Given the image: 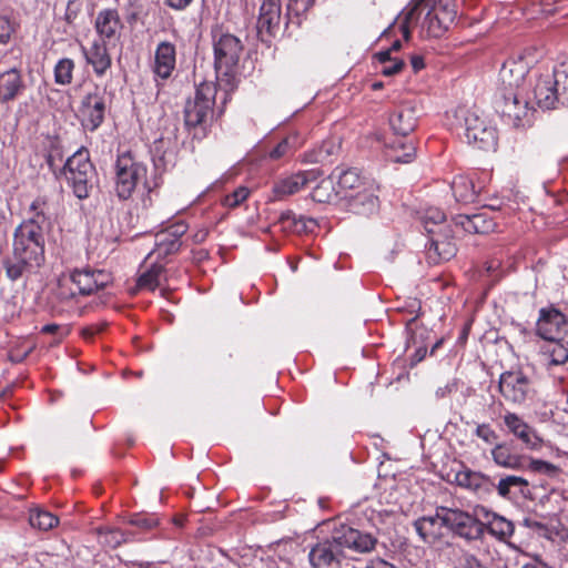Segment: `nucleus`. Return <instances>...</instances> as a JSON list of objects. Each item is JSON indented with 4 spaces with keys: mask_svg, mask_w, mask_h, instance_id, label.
<instances>
[{
    "mask_svg": "<svg viewBox=\"0 0 568 568\" xmlns=\"http://www.w3.org/2000/svg\"><path fill=\"white\" fill-rule=\"evenodd\" d=\"M405 65V62L403 59L394 58L393 62H388L384 64L381 69V73L385 77H393L397 73H399Z\"/></svg>",
    "mask_w": 568,
    "mask_h": 568,
    "instance_id": "nucleus-57",
    "label": "nucleus"
},
{
    "mask_svg": "<svg viewBox=\"0 0 568 568\" xmlns=\"http://www.w3.org/2000/svg\"><path fill=\"white\" fill-rule=\"evenodd\" d=\"M83 170H93V165L90 162L89 152L81 149L67 160L63 174L82 172Z\"/></svg>",
    "mask_w": 568,
    "mask_h": 568,
    "instance_id": "nucleus-39",
    "label": "nucleus"
},
{
    "mask_svg": "<svg viewBox=\"0 0 568 568\" xmlns=\"http://www.w3.org/2000/svg\"><path fill=\"white\" fill-rule=\"evenodd\" d=\"M455 480L458 486L467 488L478 496H486L495 488V484L489 476L471 469L458 471Z\"/></svg>",
    "mask_w": 568,
    "mask_h": 568,
    "instance_id": "nucleus-21",
    "label": "nucleus"
},
{
    "mask_svg": "<svg viewBox=\"0 0 568 568\" xmlns=\"http://www.w3.org/2000/svg\"><path fill=\"white\" fill-rule=\"evenodd\" d=\"M483 525L484 530L487 528L493 536L501 540L510 537L514 532V524L497 514H493L488 520L487 526L485 524Z\"/></svg>",
    "mask_w": 568,
    "mask_h": 568,
    "instance_id": "nucleus-37",
    "label": "nucleus"
},
{
    "mask_svg": "<svg viewBox=\"0 0 568 568\" xmlns=\"http://www.w3.org/2000/svg\"><path fill=\"white\" fill-rule=\"evenodd\" d=\"M491 458L496 465L508 469H520L524 467L523 457L514 454L510 447L505 444H496L491 449Z\"/></svg>",
    "mask_w": 568,
    "mask_h": 568,
    "instance_id": "nucleus-32",
    "label": "nucleus"
},
{
    "mask_svg": "<svg viewBox=\"0 0 568 568\" xmlns=\"http://www.w3.org/2000/svg\"><path fill=\"white\" fill-rule=\"evenodd\" d=\"M455 227H460L467 233L486 234L494 231L496 223L486 212L473 215L458 214L453 217Z\"/></svg>",
    "mask_w": 568,
    "mask_h": 568,
    "instance_id": "nucleus-22",
    "label": "nucleus"
},
{
    "mask_svg": "<svg viewBox=\"0 0 568 568\" xmlns=\"http://www.w3.org/2000/svg\"><path fill=\"white\" fill-rule=\"evenodd\" d=\"M181 247V241L172 239L170 234L163 233L162 231L155 235V250L154 253L158 257H164L166 255L178 252Z\"/></svg>",
    "mask_w": 568,
    "mask_h": 568,
    "instance_id": "nucleus-41",
    "label": "nucleus"
},
{
    "mask_svg": "<svg viewBox=\"0 0 568 568\" xmlns=\"http://www.w3.org/2000/svg\"><path fill=\"white\" fill-rule=\"evenodd\" d=\"M452 125L463 129L469 145L490 151L497 145V131L488 118L477 108L458 106L453 112Z\"/></svg>",
    "mask_w": 568,
    "mask_h": 568,
    "instance_id": "nucleus-3",
    "label": "nucleus"
},
{
    "mask_svg": "<svg viewBox=\"0 0 568 568\" xmlns=\"http://www.w3.org/2000/svg\"><path fill=\"white\" fill-rule=\"evenodd\" d=\"M94 174L93 170H83L82 172L77 173H67L64 174L67 181L73 189V192L79 199H87L89 196L90 190L92 187V179Z\"/></svg>",
    "mask_w": 568,
    "mask_h": 568,
    "instance_id": "nucleus-34",
    "label": "nucleus"
},
{
    "mask_svg": "<svg viewBox=\"0 0 568 568\" xmlns=\"http://www.w3.org/2000/svg\"><path fill=\"white\" fill-rule=\"evenodd\" d=\"M101 541L112 548H115L124 542L131 541L134 538V532L131 530H122L119 528L106 529L100 531Z\"/></svg>",
    "mask_w": 568,
    "mask_h": 568,
    "instance_id": "nucleus-42",
    "label": "nucleus"
},
{
    "mask_svg": "<svg viewBox=\"0 0 568 568\" xmlns=\"http://www.w3.org/2000/svg\"><path fill=\"white\" fill-rule=\"evenodd\" d=\"M528 63L521 58L506 60L499 70V81L503 91H517L528 73Z\"/></svg>",
    "mask_w": 568,
    "mask_h": 568,
    "instance_id": "nucleus-19",
    "label": "nucleus"
},
{
    "mask_svg": "<svg viewBox=\"0 0 568 568\" xmlns=\"http://www.w3.org/2000/svg\"><path fill=\"white\" fill-rule=\"evenodd\" d=\"M414 527L422 540L429 544L442 538L445 529L467 540L478 539L484 534V525L477 518L446 507H438L434 516L418 518Z\"/></svg>",
    "mask_w": 568,
    "mask_h": 568,
    "instance_id": "nucleus-2",
    "label": "nucleus"
},
{
    "mask_svg": "<svg viewBox=\"0 0 568 568\" xmlns=\"http://www.w3.org/2000/svg\"><path fill=\"white\" fill-rule=\"evenodd\" d=\"M9 222L6 213L0 209V250L8 241Z\"/></svg>",
    "mask_w": 568,
    "mask_h": 568,
    "instance_id": "nucleus-61",
    "label": "nucleus"
},
{
    "mask_svg": "<svg viewBox=\"0 0 568 568\" xmlns=\"http://www.w3.org/2000/svg\"><path fill=\"white\" fill-rule=\"evenodd\" d=\"M69 281V278H62L59 281V286H58V290L55 292V295L59 300L61 301H69L73 297H75L77 293L72 290H70L68 286H67V282Z\"/></svg>",
    "mask_w": 568,
    "mask_h": 568,
    "instance_id": "nucleus-59",
    "label": "nucleus"
},
{
    "mask_svg": "<svg viewBox=\"0 0 568 568\" xmlns=\"http://www.w3.org/2000/svg\"><path fill=\"white\" fill-rule=\"evenodd\" d=\"M176 63L175 45L171 42H160L154 53L153 72L156 78L166 80L171 77Z\"/></svg>",
    "mask_w": 568,
    "mask_h": 568,
    "instance_id": "nucleus-20",
    "label": "nucleus"
},
{
    "mask_svg": "<svg viewBox=\"0 0 568 568\" xmlns=\"http://www.w3.org/2000/svg\"><path fill=\"white\" fill-rule=\"evenodd\" d=\"M445 220L444 212L438 207H428L422 216L424 229L429 235L438 233Z\"/></svg>",
    "mask_w": 568,
    "mask_h": 568,
    "instance_id": "nucleus-40",
    "label": "nucleus"
},
{
    "mask_svg": "<svg viewBox=\"0 0 568 568\" xmlns=\"http://www.w3.org/2000/svg\"><path fill=\"white\" fill-rule=\"evenodd\" d=\"M216 85L213 82H202L195 90L194 98L189 99L184 106V122L189 128H196L206 122L213 113Z\"/></svg>",
    "mask_w": 568,
    "mask_h": 568,
    "instance_id": "nucleus-5",
    "label": "nucleus"
},
{
    "mask_svg": "<svg viewBox=\"0 0 568 568\" xmlns=\"http://www.w3.org/2000/svg\"><path fill=\"white\" fill-rule=\"evenodd\" d=\"M13 32L14 27L11 20L8 17L0 16V44H7Z\"/></svg>",
    "mask_w": 568,
    "mask_h": 568,
    "instance_id": "nucleus-55",
    "label": "nucleus"
},
{
    "mask_svg": "<svg viewBox=\"0 0 568 568\" xmlns=\"http://www.w3.org/2000/svg\"><path fill=\"white\" fill-rule=\"evenodd\" d=\"M23 89L22 75L17 68L0 73V103L14 100Z\"/></svg>",
    "mask_w": 568,
    "mask_h": 568,
    "instance_id": "nucleus-27",
    "label": "nucleus"
},
{
    "mask_svg": "<svg viewBox=\"0 0 568 568\" xmlns=\"http://www.w3.org/2000/svg\"><path fill=\"white\" fill-rule=\"evenodd\" d=\"M115 174L116 194L121 200H128L139 184H145L146 166L125 153L116 160Z\"/></svg>",
    "mask_w": 568,
    "mask_h": 568,
    "instance_id": "nucleus-6",
    "label": "nucleus"
},
{
    "mask_svg": "<svg viewBox=\"0 0 568 568\" xmlns=\"http://www.w3.org/2000/svg\"><path fill=\"white\" fill-rule=\"evenodd\" d=\"M419 115V109L415 101H405L400 103L389 116V124L393 131L400 136L412 133Z\"/></svg>",
    "mask_w": 568,
    "mask_h": 568,
    "instance_id": "nucleus-15",
    "label": "nucleus"
},
{
    "mask_svg": "<svg viewBox=\"0 0 568 568\" xmlns=\"http://www.w3.org/2000/svg\"><path fill=\"white\" fill-rule=\"evenodd\" d=\"M43 263L44 260L17 250H12V255L2 262L7 277L12 282L36 274Z\"/></svg>",
    "mask_w": 568,
    "mask_h": 568,
    "instance_id": "nucleus-11",
    "label": "nucleus"
},
{
    "mask_svg": "<svg viewBox=\"0 0 568 568\" xmlns=\"http://www.w3.org/2000/svg\"><path fill=\"white\" fill-rule=\"evenodd\" d=\"M566 316L555 310H541L537 322V334L545 341L561 338L566 333Z\"/></svg>",
    "mask_w": 568,
    "mask_h": 568,
    "instance_id": "nucleus-17",
    "label": "nucleus"
},
{
    "mask_svg": "<svg viewBox=\"0 0 568 568\" xmlns=\"http://www.w3.org/2000/svg\"><path fill=\"white\" fill-rule=\"evenodd\" d=\"M109 95L105 89L95 87L81 100L79 119L82 126L91 132L95 131L104 121Z\"/></svg>",
    "mask_w": 568,
    "mask_h": 568,
    "instance_id": "nucleus-7",
    "label": "nucleus"
},
{
    "mask_svg": "<svg viewBox=\"0 0 568 568\" xmlns=\"http://www.w3.org/2000/svg\"><path fill=\"white\" fill-rule=\"evenodd\" d=\"M416 155V148L412 141L396 138L386 148V158L395 163H409Z\"/></svg>",
    "mask_w": 568,
    "mask_h": 568,
    "instance_id": "nucleus-28",
    "label": "nucleus"
},
{
    "mask_svg": "<svg viewBox=\"0 0 568 568\" xmlns=\"http://www.w3.org/2000/svg\"><path fill=\"white\" fill-rule=\"evenodd\" d=\"M95 30L100 36V41H116L120 36L122 23L119 13L113 9H105L98 13L95 18Z\"/></svg>",
    "mask_w": 568,
    "mask_h": 568,
    "instance_id": "nucleus-24",
    "label": "nucleus"
},
{
    "mask_svg": "<svg viewBox=\"0 0 568 568\" xmlns=\"http://www.w3.org/2000/svg\"><path fill=\"white\" fill-rule=\"evenodd\" d=\"M452 239L453 230L450 226L439 227L438 233L430 235L427 255L433 263L448 261L455 256L457 248Z\"/></svg>",
    "mask_w": 568,
    "mask_h": 568,
    "instance_id": "nucleus-18",
    "label": "nucleus"
},
{
    "mask_svg": "<svg viewBox=\"0 0 568 568\" xmlns=\"http://www.w3.org/2000/svg\"><path fill=\"white\" fill-rule=\"evenodd\" d=\"M74 62L71 59L63 58L54 67V81L60 85H68L72 82Z\"/></svg>",
    "mask_w": 568,
    "mask_h": 568,
    "instance_id": "nucleus-44",
    "label": "nucleus"
},
{
    "mask_svg": "<svg viewBox=\"0 0 568 568\" xmlns=\"http://www.w3.org/2000/svg\"><path fill=\"white\" fill-rule=\"evenodd\" d=\"M426 10L427 12L420 21L422 33H425L427 37L438 38L444 34L447 29L439 22V19L434 12L428 9Z\"/></svg>",
    "mask_w": 568,
    "mask_h": 568,
    "instance_id": "nucleus-43",
    "label": "nucleus"
},
{
    "mask_svg": "<svg viewBox=\"0 0 568 568\" xmlns=\"http://www.w3.org/2000/svg\"><path fill=\"white\" fill-rule=\"evenodd\" d=\"M29 523L33 528L45 531L55 527L59 518L45 509L34 508L30 510Z\"/></svg>",
    "mask_w": 568,
    "mask_h": 568,
    "instance_id": "nucleus-38",
    "label": "nucleus"
},
{
    "mask_svg": "<svg viewBox=\"0 0 568 568\" xmlns=\"http://www.w3.org/2000/svg\"><path fill=\"white\" fill-rule=\"evenodd\" d=\"M348 209L355 214L369 215L374 213L378 206V197L366 186L345 195Z\"/></svg>",
    "mask_w": 568,
    "mask_h": 568,
    "instance_id": "nucleus-26",
    "label": "nucleus"
},
{
    "mask_svg": "<svg viewBox=\"0 0 568 568\" xmlns=\"http://www.w3.org/2000/svg\"><path fill=\"white\" fill-rule=\"evenodd\" d=\"M192 1L193 0H163L165 6L176 11L186 9Z\"/></svg>",
    "mask_w": 568,
    "mask_h": 568,
    "instance_id": "nucleus-63",
    "label": "nucleus"
},
{
    "mask_svg": "<svg viewBox=\"0 0 568 568\" xmlns=\"http://www.w3.org/2000/svg\"><path fill=\"white\" fill-rule=\"evenodd\" d=\"M552 81H556V88L561 97L567 94L565 98L568 100V62H562L558 67H556L551 72Z\"/></svg>",
    "mask_w": 568,
    "mask_h": 568,
    "instance_id": "nucleus-48",
    "label": "nucleus"
},
{
    "mask_svg": "<svg viewBox=\"0 0 568 568\" xmlns=\"http://www.w3.org/2000/svg\"><path fill=\"white\" fill-rule=\"evenodd\" d=\"M529 468L536 473L552 475L558 471V467L551 463L540 460V459H531L529 463Z\"/></svg>",
    "mask_w": 568,
    "mask_h": 568,
    "instance_id": "nucleus-56",
    "label": "nucleus"
},
{
    "mask_svg": "<svg viewBox=\"0 0 568 568\" xmlns=\"http://www.w3.org/2000/svg\"><path fill=\"white\" fill-rule=\"evenodd\" d=\"M414 2H420L419 14L428 9L437 16L439 22L448 30L449 26L456 18V11L454 4L450 1H440L438 3H430L429 0H413Z\"/></svg>",
    "mask_w": 568,
    "mask_h": 568,
    "instance_id": "nucleus-33",
    "label": "nucleus"
},
{
    "mask_svg": "<svg viewBox=\"0 0 568 568\" xmlns=\"http://www.w3.org/2000/svg\"><path fill=\"white\" fill-rule=\"evenodd\" d=\"M452 191L457 202L467 204L477 199V191L473 180L467 176H456L452 182Z\"/></svg>",
    "mask_w": 568,
    "mask_h": 568,
    "instance_id": "nucleus-35",
    "label": "nucleus"
},
{
    "mask_svg": "<svg viewBox=\"0 0 568 568\" xmlns=\"http://www.w3.org/2000/svg\"><path fill=\"white\" fill-rule=\"evenodd\" d=\"M496 109L514 128H524L529 123L528 103L520 101L517 91H503L501 98L496 100Z\"/></svg>",
    "mask_w": 568,
    "mask_h": 568,
    "instance_id": "nucleus-10",
    "label": "nucleus"
},
{
    "mask_svg": "<svg viewBox=\"0 0 568 568\" xmlns=\"http://www.w3.org/2000/svg\"><path fill=\"white\" fill-rule=\"evenodd\" d=\"M457 568H481L479 560L471 554L463 552L456 564Z\"/></svg>",
    "mask_w": 568,
    "mask_h": 568,
    "instance_id": "nucleus-58",
    "label": "nucleus"
},
{
    "mask_svg": "<svg viewBox=\"0 0 568 568\" xmlns=\"http://www.w3.org/2000/svg\"><path fill=\"white\" fill-rule=\"evenodd\" d=\"M151 152L155 166L165 170L168 166L174 165L176 151L175 148L171 145L169 140L160 138L159 140L154 141Z\"/></svg>",
    "mask_w": 568,
    "mask_h": 568,
    "instance_id": "nucleus-31",
    "label": "nucleus"
},
{
    "mask_svg": "<svg viewBox=\"0 0 568 568\" xmlns=\"http://www.w3.org/2000/svg\"><path fill=\"white\" fill-rule=\"evenodd\" d=\"M69 281L74 284L80 295H91L111 282L109 273L102 270L75 268L70 273Z\"/></svg>",
    "mask_w": 568,
    "mask_h": 568,
    "instance_id": "nucleus-13",
    "label": "nucleus"
},
{
    "mask_svg": "<svg viewBox=\"0 0 568 568\" xmlns=\"http://www.w3.org/2000/svg\"><path fill=\"white\" fill-rule=\"evenodd\" d=\"M550 72L541 74L534 88V97L540 108H555L556 102L561 98V93L556 88V81H552Z\"/></svg>",
    "mask_w": 568,
    "mask_h": 568,
    "instance_id": "nucleus-23",
    "label": "nucleus"
},
{
    "mask_svg": "<svg viewBox=\"0 0 568 568\" xmlns=\"http://www.w3.org/2000/svg\"><path fill=\"white\" fill-rule=\"evenodd\" d=\"M318 170L300 171L295 174L278 179L273 187L271 201H281L303 190L308 183L318 179Z\"/></svg>",
    "mask_w": 568,
    "mask_h": 568,
    "instance_id": "nucleus-12",
    "label": "nucleus"
},
{
    "mask_svg": "<svg viewBox=\"0 0 568 568\" xmlns=\"http://www.w3.org/2000/svg\"><path fill=\"white\" fill-rule=\"evenodd\" d=\"M314 0H288L287 1V13L301 16L305 13L312 6Z\"/></svg>",
    "mask_w": 568,
    "mask_h": 568,
    "instance_id": "nucleus-54",
    "label": "nucleus"
},
{
    "mask_svg": "<svg viewBox=\"0 0 568 568\" xmlns=\"http://www.w3.org/2000/svg\"><path fill=\"white\" fill-rule=\"evenodd\" d=\"M187 225L183 222H176L169 226L168 229L163 230V233L170 234L172 239L180 241V239L186 233Z\"/></svg>",
    "mask_w": 568,
    "mask_h": 568,
    "instance_id": "nucleus-60",
    "label": "nucleus"
},
{
    "mask_svg": "<svg viewBox=\"0 0 568 568\" xmlns=\"http://www.w3.org/2000/svg\"><path fill=\"white\" fill-rule=\"evenodd\" d=\"M243 50L240 39L230 33H222L214 40V58L217 72L231 75Z\"/></svg>",
    "mask_w": 568,
    "mask_h": 568,
    "instance_id": "nucleus-8",
    "label": "nucleus"
},
{
    "mask_svg": "<svg viewBox=\"0 0 568 568\" xmlns=\"http://www.w3.org/2000/svg\"><path fill=\"white\" fill-rule=\"evenodd\" d=\"M105 323L102 324H94L88 327H84L81 332L82 336L84 338H92L95 334L102 332L105 327Z\"/></svg>",
    "mask_w": 568,
    "mask_h": 568,
    "instance_id": "nucleus-62",
    "label": "nucleus"
},
{
    "mask_svg": "<svg viewBox=\"0 0 568 568\" xmlns=\"http://www.w3.org/2000/svg\"><path fill=\"white\" fill-rule=\"evenodd\" d=\"M82 50L87 62L92 65L94 73L98 77H103L112 63L106 43L95 40L89 49L82 48Z\"/></svg>",
    "mask_w": 568,
    "mask_h": 568,
    "instance_id": "nucleus-25",
    "label": "nucleus"
},
{
    "mask_svg": "<svg viewBox=\"0 0 568 568\" xmlns=\"http://www.w3.org/2000/svg\"><path fill=\"white\" fill-rule=\"evenodd\" d=\"M376 542L377 539L372 534L341 525L333 530L331 539L311 549L308 559L313 568H336L341 558L369 552Z\"/></svg>",
    "mask_w": 568,
    "mask_h": 568,
    "instance_id": "nucleus-1",
    "label": "nucleus"
},
{
    "mask_svg": "<svg viewBox=\"0 0 568 568\" xmlns=\"http://www.w3.org/2000/svg\"><path fill=\"white\" fill-rule=\"evenodd\" d=\"M475 435L487 444H495L498 439L497 433L489 424H479L475 429Z\"/></svg>",
    "mask_w": 568,
    "mask_h": 568,
    "instance_id": "nucleus-53",
    "label": "nucleus"
},
{
    "mask_svg": "<svg viewBox=\"0 0 568 568\" xmlns=\"http://www.w3.org/2000/svg\"><path fill=\"white\" fill-rule=\"evenodd\" d=\"M333 174H335L341 197L345 199L346 194L355 193L365 186L362 178L355 169H336Z\"/></svg>",
    "mask_w": 568,
    "mask_h": 568,
    "instance_id": "nucleus-29",
    "label": "nucleus"
},
{
    "mask_svg": "<svg viewBox=\"0 0 568 568\" xmlns=\"http://www.w3.org/2000/svg\"><path fill=\"white\" fill-rule=\"evenodd\" d=\"M498 389L506 402L517 406H528L537 396L536 383L520 368L501 373Z\"/></svg>",
    "mask_w": 568,
    "mask_h": 568,
    "instance_id": "nucleus-4",
    "label": "nucleus"
},
{
    "mask_svg": "<svg viewBox=\"0 0 568 568\" xmlns=\"http://www.w3.org/2000/svg\"><path fill=\"white\" fill-rule=\"evenodd\" d=\"M295 138H285L283 139L275 148H273L268 158L272 160H280L286 155H290L295 150Z\"/></svg>",
    "mask_w": 568,
    "mask_h": 568,
    "instance_id": "nucleus-50",
    "label": "nucleus"
},
{
    "mask_svg": "<svg viewBox=\"0 0 568 568\" xmlns=\"http://www.w3.org/2000/svg\"><path fill=\"white\" fill-rule=\"evenodd\" d=\"M129 523L131 526L145 531L156 527L159 519L154 515H134Z\"/></svg>",
    "mask_w": 568,
    "mask_h": 568,
    "instance_id": "nucleus-51",
    "label": "nucleus"
},
{
    "mask_svg": "<svg viewBox=\"0 0 568 568\" xmlns=\"http://www.w3.org/2000/svg\"><path fill=\"white\" fill-rule=\"evenodd\" d=\"M504 423L509 430L521 444L531 450H537L541 447L542 439L537 434L536 429L526 423L516 413H506L504 415Z\"/></svg>",
    "mask_w": 568,
    "mask_h": 568,
    "instance_id": "nucleus-16",
    "label": "nucleus"
},
{
    "mask_svg": "<svg viewBox=\"0 0 568 568\" xmlns=\"http://www.w3.org/2000/svg\"><path fill=\"white\" fill-rule=\"evenodd\" d=\"M44 233L34 230V226L20 224L13 234V250L37 256L42 260L44 257Z\"/></svg>",
    "mask_w": 568,
    "mask_h": 568,
    "instance_id": "nucleus-14",
    "label": "nucleus"
},
{
    "mask_svg": "<svg viewBox=\"0 0 568 568\" xmlns=\"http://www.w3.org/2000/svg\"><path fill=\"white\" fill-rule=\"evenodd\" d=\"M22 224L34 226L36 231L45 233L51 225L50 219L47 215V203L42 199H37L32 202L29 209V216L22 222Z\"/></svg>",
    "mask_w": 568,
    "mask_h": 568,
    "instance_id": "nucleus-30",
    "label": "nucleus"
},
{
    "mask_svg": "<svg viewBox=\"0 0 568 568\" xmlns=\"http://www.w3.org/2000/svg\"><path fill=\"white\" fill-rule=\"evenodd\" d=\"M281 0H263L260 7L256 30L263 42H270L282 32Z\"/></svg>",
    "mask_w": 568,
    "mask_h": 568,
    "instance_id": "nucleus-9",
    "label": "nucleus"
},
{
    "mask_svg": "<svg viewBox=\"0 0 568 568\" xmlns=\"http://www.w3.org/2000/svg\"><path fill=\"white\" fill-rule=\"evenodd\" d=\"M280 222L284 227L294 225L297 231H306L310 229L308 224L315 226V221L313 219H306L304 216H300L296 219L293 212L287 211L281 214Z\"/></svg>",
    "mask_w": 568,
    "mask_h": 568,
    "instance_id": "nucleus-49",
    "label": "nucleus"
},
{
    "mask_svg": "<svg viewBox=\"0 0 568 568\" xmlns=\"http://www.w3.org/2000/svg\"><path fill=\"white\" fill-rule=\"evenodd\" d=\"M419 8L420 2L412 1L408 7L403 11V22L400 24V30L403 32L404 39L408 40L410 38V24L417 21L419 17Z\"/></svg>",
    "mask_w": 568,
    "mask_h": 568,
    "instance_id": "nucleus-45",
    "label": "nucleus"
},
{
    "mask_svg": "<svg viewBox=\"0 0 568 568\" xmlns=\"http://www.w3.org/2000/svg\"><path fill=\"white\" fill-rule=\"evenodd\" d=\"M341 196L338 189L335 186V174L323 179L312 192V199L318 203H331Z\"/></svg>",
    "mask_w": 568,
    "mask_h": 568,
    "instance_id": "nucleus-36",
    "label": "nucleus"
},
{
    "mask_svg": "<svg viewBox=\"0 0 568 568\" xmlns=\"http://www.w3.org/2000/svg\"><path fill=\"white\" fill-rule=\"evenodd\" d=\"M163 272L161 265H152L150 270L140 275L138 280V286L140 288L155 290L160 283V276Z\"/></svg>",
    "mask_w": 568,
    "mask_h": 568,
    "instance_id": "nucleus-47",
    "label": "nucleus"
},
{
    "mask_svg": "<svg viewBox=\"0 0 568 568\" xmlns=\"http://www.w3.org/2000/svg\"><path fill=\"white\" fill-rule=\"evenodd\" d=\"M529 485L528 480L520 476L509 475L499 480L496 489L498 495L503 498H507L510 494L511 488L515 487H527Z\"/></svg>",
    "mask_w": 568,
    "mask_h": 568,
    "instance_id": "nucleus-46",
    "label": "nucleus"
},
{
    "mask_svg": "<svg viewBox=\"0 0 568 568\" xmlns=\"http://www.w3.org/2000/svg\"><path fill=\"white\" fill-rule=\"evenodd\" d=\"M250 194V191L245 186L237 187L233 193L226 195L223 200V204L227 207H236L243 203Z\"/></svg>",
    "mask_w": 568,
    "mask_h": 568,
    "instance_id": "nucleus-52",
    "label": "nucleus"
},
{
    "mask_svg": "<svg viewBox=\"0 0 568 568\" xmlns=\"http://www.w3.org/2000/svg\"><path fill=\"white\" fill-rule=\"evenodd\" d=\"M375 58L376 60L381 63V64H386L388 62H393L394 58L395 57H392V50H385V51H379L375 54Z\"/></svg>",
    "mask_w": 568,
    "mask_h": 568,
    "instance_id": "nucleus-64",
    "label": "nucleus"
}]
</instances>
